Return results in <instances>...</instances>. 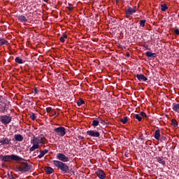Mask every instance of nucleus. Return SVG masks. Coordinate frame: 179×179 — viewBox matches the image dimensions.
<instances>
[{"label": "nucleus", "instance_id": "obj_1", "mask_svg": "<svg viewBox=\"0 0 179 179\" xmlns=\"http://www.w3.org/2000/svg\"><path fill=\"white\" fill-rule=\"evenodd\" d=\"M48 142V140L45 138L44 134H41L38 136H34L31 140V143L33 145L29 148V152H34L36 149H40V146L45 145Z\"/></svg>", "mask_w": 179, "mask_h": 179}, {"label": "nucleus", "instance_id": "obj_2", "mask_svg": "<svg viewBox=\"0 0 179 179\" xmlns=\"http://www.w3.org/2000/svg\"><path fill=\"white\" fill-rule=\"evenodd\" d=\"M32 167L33 166L27 162H21L19 165L15 166L14 170L17 172L20 171V173L23 174V173H27V171H30Z\"/></svg>", "mask_w": 179, "mask_h": 179}, {"label": "nucleus", "instance_id": "obj_3", "mask_svg": "<svg viewBox=\"0 0 179 179\" xmlns=\"http://www.w3.org/2000/svg\"><path fill=\"white\" fill-rule=\"evenodd\" d=\"M0 159L1 162H22L23 158L20 157L16 155H0Z\"/></svg>", "mask_w": 179, "mask_h": 179}, {"label": "nucleus", "instance_id": "obj_4", "mask_svg": "<svg viewBox=\"0 0 179 179\" xmlns=\"http://www.w3.org/2000/svg\"><path fill=\"white\" fill-rule=\"evenodd\" d=\"M53 164L54 166H55V167L61 170L63 174H66V173H68V171H69V166H68L66 164L64 163L63 162L54 160Z\"/></svg>", "mask_w": 179, "mask_h": 179}, {"label": "nucleus", "instance_id": "obj_5", "mask_svg": "<svg viewBox=\"0 0 179 179\" xmlns=\"http://www.w3.org/2000/svg\"><path fill=\"white\" fill-rule=\"evenodd\" d=\"M54 132L59 135V136H65L66 135V129L64 127H59L54 129Z\"/></svg>", "mask_w": 179, "mask_h": 179}, {"label": "nucleus", "instance_id": "obj_6", "mask_svg": "<svg viewBox=\"0 0 179 179\" xmlns=\"http://www.w3.org/2000/svg\"><path fill=\"white\" fill-rule=\"evenodd\" d=\"M57 159H58L59 162H62L63 163H68L70 160L69 157H66V155L63 153L57 154Z\"/></svg>", "mask_w": 179, "mask_h": 179}, {"label": "nucleus", "instance_id": "obj_7", "mask_svg": "<svg viewBox=\"0 0 179 179\" xmlns=\"http://www.w3.org/2000/svg\"><path fill=\"white\" fill-rule=\"evenodd\" d=\"M0 121L4 125H8V124H10V121H12V117L6 115L1 116Z\"/></svg>", "mask_w": 179, "mask_h": 179}, {"label": "nucleus", "instance_id": "obj_8", "mask_svg": "<svg viewBox=\"0 0 179 179\" xmlns=\"http://www.w3.org/2000/svg\"><path fill=\"white\" fill-rule=\"evenodd\" d=\"M87 135L92 136V138H99L100 136V133L94 130H89L87 131Z\"/></svg>", "mask_w": 179, "mask_h": 179}, {"label": "nucleus", "instance_id": "obj_9", "mask_svg": "<svg viewBox=\"0 0 179 179\" xmlns=\"http://www.w3.org/2000/svg\"><path fill=\"white\" fill-rule=\"evenodd\" d=\"M96 174L97 177L99 179H105L107 178V175H106V173H104V171L103 170H99L96 172Z\"/></svg>", "mask_w": 179, "mask_h": 179}, {"label": "nucleus", "instance_id": "obj_10", "mask_svg": "<svg viewBox=\"0 0 179 179\" xmlns=\"http://www.w3.org/2000/svg\"><path fill=\"white\" fill-rule=\"evenodd\" d=\"M11 141H12L11 138H8V137H3V138H1V145L6 146L9 145Z\"/></svg>", "mask_w": 179, "mask_h": 179}, {"label": "nucleus", "instance_id": "obj_11", "mask_svg": "<svg viewBox=\"0 0 179 179\" xmlns=\"http://www.w3.org/2000/svg\"><path fill=\"white\" fill-rule=\"evenodd\" d=\"M136 12V7L134 8H131L129 7L127 10H126V16L127 17H129L132 13H135Z\"/></svg>", "mask_w": 179, "mask_h": 179}, {"label": "nucleus", "instance_id": "obj_12", "mask_svg": "<svg viewBox=\"0 0 179 179\" xmlns=\"http://www.w3.org/2000/svg\"><path fill=\"white\" fill-rule=\"evenodd\" d=\"M136 78L138 80H140V82L141 80H143V82H146V80H148V78H146V76H145L143 74H137Z\"/></svg>", "mask_w": 179, "mask_h": 179}, {"label": "nucleus", "instance_id": "obj_13", "mask_svg": "<svg viewBox=\"0 0 179 179\" xmlns=\"http://www.w3.org/2000/svg\"><path fill=\"white\" fill-rule=\"evenodd\" d=\"M47 153H48V150L45 149L43 150H40V155H38V159H41L43 157H44V156H45V155H47Z\"/></svg>", "mask_w": 179, "mask_h": 179}, {"label": "nucleus", "instance_id": "obj_14", "mask_svg": "<svg viewBox=\"0 0 179 179\" xmlns=\"http://www.w3.org/2000/svg\"><path fill=\"white\" fill-rule=\"evenodd\" d=\"M14 138L17 142H22V141L24 139L23 136L21 134H15Z\"/></svg>", "mask_w": 179, "mask_h": 179}, {"label": "nucleus", "instance_id": "obj_15", "mask_svg": "<svg viewBox=\"0 0 179 179\" xmlns=\"http://www.w3.org/2000/svg\"><path fill=\"white\" fill-rule=\"evenodd\" d=\"M172 106L173 111H175V113H179V103H173Z\"/></svg>", "mask_w": 179, "mask_h": 179}, {"label": "nucleus", "instance_id": "obj_16", "mask_svg": "<svg viewBox=\"0 0 179 179\" xmlns=\"http://www.w3.org/2000/svg\"><path fill=\"white\" fill-rule=\"evenodd\" d=\"M45 171L47 174H52L54 173V169L50 166L45 167Z\"/></svg>", "mask_w": 179, "mask_h": 179}, {"label": "nucleus", "instance_id": "obj_17", "mask_svg": "<svg viewBox=\"0 0 179 179\" xmlns=\"http://www.w3.org/2000/svg\"><path fill=\"white\" fill-rule=\"evenodd\" d=\"M18 20H20V22H21V23L27 22V18L26 17H24V15H20L18 17Z\"/></svg>", "mask_w": 179, "mask_h": 179}, {"label": "nucleus", "instance_id": "obj_18", "mask_svg": "<svg viewBox=\"0 0 179 179\" xmlns=\"http://www.w3.org/2000/svg\"><path fill=\"white\" fill-rule=\"evenodd\" d=\"M8 44H9V42L6 39L0 38V45H8Z\"/></svg>", "mask_w": 179, "mask_h": 179}, {"label": "nucleus", "instance_id": "obj_19", "mask_svg": "<svg viewBox=\"0 0 179 179\" xmlns=\"http://www.w3.org/2000/svg\"><path fill=\"white\" fill-rule=\"evenodd\" d=\"M155 138L157 141L160 140V130L159 129H157V130L155 131Z\"/></svg>", "mask_w": 179, "mask_h": 179}, {"label": "nucleus", "instance_id": "obj_20", "mask_svg": "<svg viewBox=\"0 0 179 179\" xmlns=\"http://www.w3.org/2000/svg\"><path fill=\"white\" fill-rule=\"evenodd\" d=\"M156 159H157L158 163H159L160 164H162V166H165L166 161H164V159H163V158H162L160 157H157Z\"/></svg>", "mask_w": 179, "mask_h": 179}, {"label": "nucleus", "instance_id": "obj_21", "mask_svg": "<svg viewBox=\"0 0 179 179\" xmlns=\"http://www.w3.org/2000/svg\"><path fill=\"white\" fill-rule=\"evenodd\" d=\"M171 125L174 127V128H177L178 127V122L176 119H172Z\"/></svg>", "mask_w": 179, "mask_h": 179}, {"label": "nucleus", "instance_id": "obj_22", "mask_svg": "<svg viewBox=\"0 0 179 179\" xmlns=\"http://www.w3.org/2000/svg\"><path fill=\"white\" fill-rule=\"evenodd\" d=\"M145 55L146 57H153V58H155L156 57V53H152L151 52H146Z\"/></svg>", "mask_w": 179, "mask_h": 179}, {"label": "nucleus", "instance_id": "obj_23", "mask_svg": "<svg viewBox=\"0 0 179 179\" xmlns=\"http://www.w3.org/2000/svg\"><path fill=\"white\" fill-rule=\"evenodd\" d=\"M167 9H169V7H167V4L164 3L161 5V10L162 12H166Z\"/></svg>", "mask_w": 179, "mask_h": 179}, {"label": "nucleus", "instance_id": "obj_24", "mask_svg": "<svg viewBox=\"0 0 179 179\" xmlns=\"http://www.w3.org/2000/svg\"><path fill=\"white\" fill-rule=\"evenodd\" d=\"M65 38H68V35L63 34V35L60 37V41L62 43H65Z\"/></svg>", "mask_w": 179, "mask_h": 179}, {"label": "nucleus", "instance_id": "obj_25", "mask_svg": "<svg viewBox=\"0 0 179 179\" xmlns=\"http://www.w3.org/2000/svg\"><path fill=\"white\" fill-rule=\"evenodd\" d=\"M134 118H136V120H138L139 122L142 121V116L141 115V114L134 115Z\"/></svg>", "mask_w": 179, "mask_h": 179}, {"label": "nucleus", "instance_id": "obj_26", "mask_svg": "<svg viewBox=\"0 0 179 179\" xmlns=\"http://www.w3.org/2000/svg\"><path fill=\"white\" fill-rule=\"evenodd\" d=\"M15 62H17V64H23V60L19 57H17L15 59Z\"/></svg>", "mask_w": 179, "mask_h": 179}, {"label": "nucleus", "instance_id": "obj_27", "mask_svg": "<svg viewBox=\"0 0 179 179\" xmlns=\"http://www.w3.org/2000/svg\"><path fill=\"white\" fill-rule=\"evenodd\" d=\"M82 104H85V101L82 99H80L77 102V106H78V107H80Z\"/></svg>", "mask_w": 179, "mask_h": 179}, {"label": "nucleus", "instance_id": "obj_28", "mask_svg": "<svg viewBox=\"0 0 179 179\" xmlns=\"http://www.w3.org/2000/svg\"><path fill=\"white\" fill-rule=\"evenodd\" d=\"M120 122H122V124H127V122H128V117H124L123 118H121Z\"/></svg>", "mask_w": 179, "mask_h": 179}, {"label": "nucleus", "instance_id": "obj_29", "mask_svg": "<svg viewBox=\"0 0 179 179\" xmlns=\"http://www.w3.org/2000/svg\"><path fill=\"white\" fill-rule=\"evenodd\" d=\"M98 121H99V122H100V124H106V121H104V120H103L101 117H98Z\"/></svg>", "mask_w": 179, "mask_h": 179}, {"label": "nucleus", "instance_id": "obj_30", "mask_svg": "<svg viewBox=\"0 0 179 179\" xmlns=\"http://www.w3.org/2000/svg\"><path fill=\"white\" fill-rule=\"evenodd\" d=\"M146 23V20H143L140 22V25L141 26V27H145V24Z\"/></svg>", "mask_w": 179, "mask_h": 179}, {"label": "nucleus", "instance_id": "obj_31", "mask_svg": "<svg viewBox=\"0 0 179 179\" xmlns=\"http://www.w3.org/2000/svg\"><path fill=\"white\" fill-rule=\"evenodd\" d=\"M99 125V120H93L92 127H97Z\"/></svg>", "mask_w": 179, "mask_h": 179}, {"label": "nucleus", "instance_id": "obj_32", "mask_svg": "<svg viewBox=\"0 0 179 179\" xmlns=\"http://www.w3.org/2000/svg\"><path fill=\"white\" fill-rule=\"evenodd\" d=\"M140 115H141V118H142V117H143V118H148V115H146V113H145V112H141V113H140Z\"/></svg>", "mask_w": 179, "mask_h": 179}, {"label": "nucleus", "instance_id": "obj_33", "mask_svg": "<svg viewBox=\"0 0 179 179\" xmlns=\"http://www.w3.org/2000/svg\"><path fill=\"white\" fill-rule=\"evenodd\" d=\"M52 108L50 107H48L46 108V112L48 113L49 114H50V113L52 111Z\"/></svg>", "mask_w": 179, "mask_h": 179}, {"label": "nucleus", "instance_id": "obj_34", "mask_svg": "<svg viewBox=\"0 0 179 179\" xmlns=\"http://www.w3.org/2000/svg\"><path fill=\"white\" fill-rule=\"evenodd\" d=\"M31 120H33V121H34V120H36V114H34V113H31Z\"/></svg>", "mask_w": 179, "mask_h": 179}, {"label": "nucleus", "instance_id": "obj_35", "mask_svg": "<svg viewBox=\"0 0 179 179\" xmlns=\"http://www.w3.org/2000/svg\"><path fill=\"white\" fill-rule=\"evenodd\" d=\"M67 8L70 10H73V6L72 5H71V4H69Z\"/></svg>", "mask_w": 179, "mask_h": 179}, {"label": "nucleus", "instance_id": "obj_36", "mask_svg": "<svg viewBox=\"0 0 179 179\" xmlns=\"http://www.w3.org/2000/svg\"><path fill=\"white\" fill-rule=\"evenodd\" d=\"M174 33H175V34H176L177 36H179V30H178V29H176L174 30Z\"/></svg>", "mask_w": 179, "mask_h": 179}, {"label": "nucleus", "instance_id": "obj_37", "mask_svg": "<svg viewBox=\"0 0 179 179\" xmlns=\"http://www.w3.org/2000/svg\"><path fill=\"white\" fill-rule=\"evenodd\" d=\"M50 114V115H55V110L52 109V110L51 111V113Z\"/></svg>", "mask_w": 179, "mask_h": 179}, {"label": "nucleus", "instance_id": "obj_38", "mask_svg": "<svg viewBox=\"0 0 179 179\" xmlns=\"http://www.w3.org/2000/svg\"><path fill=\"white\" fill-rule=\"evenodd\" d=\"M143 48H145V50H149V46L148 45H143Z\"/></svg>", "mask_w": 179, "mask_h": 179}, {"label": "nucleus", "instance_id": "obj_39", "mask_svg": "<svg viewBox=\"0 0 179 179\" xmlns=\"http://www.w3.org/2000/svg\"><path fill=\"white\" fill-rule=\"evenodd\" d=\"M0 103H3V97L0 95Z\"/></svg>", "mask_w": 179, "mask_h": 179}, {"label": "nucleus", "instance_id": "obj_40", "mask_svg": "<svg viewBox=\"0 0 179 179\" xmlns=\"http://www.w3.org/2000/svg\"><path fill=\"white\" fill-rule=\"evenodd\" d=\"M78 139H85V137H83L82 136H78Z\"/></svg>", "mask_w": 179, "mask_h": 179}, {"label": "nucleus", "instance_id": "obj_41", "mask_svg": "<svg viewBox=\"0 0 179 179\" xmlns=\"http://www.w3.org/2000/svg\"><path fill=\"white\" fill-rule=\"evenodd\" d=\"M54 115H55V117H58V115H59V113L55 112V114Z\"/></svg>", "mask_w": 179, "mask_h": 179}, {"label": "nucleus", "instance_id": "obj_42", "mask_svg": "<svg viewBox=\"0 0 179 179\" xmlns=\"http://www.w3.org/2000/svg\"><path fill=\"white\" fill-rule=\"evenodd\" d=\"M43 2H45L46 3H48V0H42Z\"/></svg>", "mask_w": 179, "mask_h": 179}, {"label": "nucleus", "instance_id": "obj_43", "mask_svg": "<svg viewBox=\"0 0 179 179\" xmlns=\"http://www.w3.org/2000/svg\"><path fill=\"white\" fill-rule=\"evenodd\" d=\"M129 55H130L129 52H127V55H126V56H127V57H129Z\"/></svg>", "mask_w": 179, "mask_h": 179}, {"label": "nucleus", "instance_id": "obj_44", "mask_svg": "<svg viewBox=\"0 0 179 179\" xmlns=\"http://www.w3.org/2000/svg\"><path fill=\"white\" fill-rule=\"evenodd\" d=\"M36 93H37V90H35Z\"/></svg>", "mask_w": 179, "mask_h": 179}, {"label": "nucleus", "instance_id": "obj_45", "mask_svg": "<svg viewBox=\"0 0 179 179\" xmlns=\"http://www.w3.org/2000/svg\"><path fill=\"white\" fill-rule=\"evenodd\" d=\"M0 143H1V140H0Z\"/></svg>", "mask_w": 179, "mask_h": 179}]
</instances>
